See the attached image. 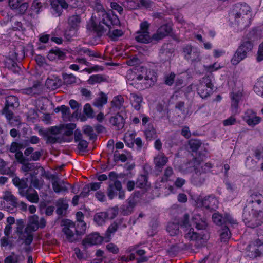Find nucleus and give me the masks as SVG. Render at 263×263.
Masks as SVG:
<instances>
[{
  "mask_svg": "<svg viewBox=\"0 0 263 263\" xmlns=\"http://www.w3.org/2000/svg\"><path fill=\"white\" fill-rule=\"evenodd\" d=\"M241 97V93H233L231 99H232V104L231 106L232 108H234L235 110H237L238 106V103L239 102V100H240Z\"/></svg>",
  "mask_w": 263,
  "mask_h": 263,
  "instance_id": "obj_55",
  "label": "nucleus"
},
{
  "mask_svg": "<svg viewBox=\"0 0 263 263\" xmlns=\"http://www.w3.org/2000/svg\"><path fill=\"white\" fill-rule=\"evenodd\" d=\"M106 81V79L101 74L92 75L89 77L88 82L90 84L100 83Z\"/></svg>",
  "mask_w": 263,
  "mask_h": 263,
  "instance_id": "obj_49",
  "label": "nucleus"
},
{
  "mask_svg": "<svg viewBox=\"0 0 263 263\" xmlns=\"http://www.w3.org/2000/svg\"><path fill=\"white\" fill-rule=\"evenodd\" d=\"M34 148L32 147H28L24 151V156L28 158L30 161H37L40 160L41 156L43 155L44 151L41 149L40 151L34 152Z\"/></svg>",
  "mask_w": 263,
  "mask_h": 263,
  "instance_id": "obj_22",
  "label": "nucleus"
},
{
  "mask_svg": "<svg viewBox=\"0 0 263 263\" xmlns=\"http://www.w3.org/2000/svg\"><path fill=\"white\" fill-rule=\"evenodd\" d=\"M83 133L87 136L89 137L90 140H93L97 138V135L94 133L92 127L87 125L83 127Z\"/></svg>",
  "mask_w": 263,
  "mask_h": 263,
  "instance_id": "obj_53",
  "label": "nucleus"
},
{
  "mask_svg": "<svg viewBox=\"0 0 263 263\" xmlns=\"http://www.w3.org/2000/svg\"><path fill=\"white\" fill-rule=\"evenodd\" d=\"M136 202L134 198L127 200L126 202L121 207V214L124 216H127L132 213Z\"/></svg>",
  "mask_w": 263,
  "mask_h": 263,
  "instance_id": "obj_28",
  "label": "nucleus"
},
{
  "mask_svg": "<svg viewBox=\"0 0 263 263\" xmlns=\"http://www.w3.org/2000/svg\"><path fill=\"white\" fill-rule=\"evenodd\" d=\"M172 31V28L168 24H165L161 26L157 30L156 33L153 34V39L155 40L156 44L162 40L166 36L168 35Z\"/></svg>",
  "mask_w": 263,
  "mask_h": 263,
  "instance_id": "obj_17",
  "label": "nucleus"
},
{
  "mask_svg": "<svg viewBox=\"0 0 263 263\" xmlns=\"http://www.w3.org/2000/svg\"><path fill=\"white\" fill-rule=\"evenodd\" d=\"M60 128L57 126H52L46 129H40L39 133L46 140V144H52L62 142V138L58 136L60 133Z\"/></svg>",
  "mask_w": 263,
  "mask_h": 263,
  "instance_id": "obj_7",
  "label": "nucleus"
},
{
  "mask_svg": "<svg viewBox=\"0 0 263 263\" xmlns=\"http://www.w3.org/2000/svg\"><path fill=\"white\" fill-rule=\"evenodd\" d=\"M166 230L171 236H175L179 233V224L174 222L168 223Z\"/></svg>",
  "mask_w": 263,
  "mask_h": 263,
  "instance_id": "obj_40",
  "label": "nucleus"
},
{
  "mask_svg": "<svg viewBox=\"0 0 263 263\" xmlns=\"http://www.w3.org/2000/svg\"><path fill=\"white\" fill-rule=\"evenodd\" d=\"M213 89V85L211 83V80L209 76L204 77L200 81L198 85V93L202 98H206L209 97Z\"/></svg>",
  "mask_w": 263,
  "mask_h": 263,
  "instance_id": "obj_12",
  "label": "nucleus"
},
{
  "mask_svg": "<svg viewBox=\"0 0 263 263\" xmlns=\"http://www.w3.org/2000/svg\"><path fill=\"white\" fill-rule=\"evenodd\" d=\"M27 178L20 179L18 177L15 176L12 179L13 184L18 188L20 195H25V191L28 189Z\"/></svg>",
  "mask_w": 263,
  "mask_h": 263,
  "instance_id": "obj_27",
  "label": "nucleus"
},
{
  "mask_svg": "<svg viewBox=\"0 0 263 263\" xmlns=\"http://www.w3.org/2000/svg\"><path fill=\"white\" fill-rule=\"evenodd\" d=\"M212 219L213 222L217 225L221 226V227H223V216L221 214L215 213L213 214Z\"/></svg>",
  "mask_w": 263,
  "mask_h": 263,
  "instance_id": "obj_60",
  "label": "nucleus"
},
{
  "mask_svg": "<svg viewBox=\"0 0 263 263\" xmlns=\"http://www.w3.org/2000/svg\"><path fill=\"white\" fill-rule=\"evenodd\" d=\"M29 221L31 224H33L28 227L29 229L32 231H36L39 228V217L34 215L30 217Z\"/></svg>",
  "mask_w": 263,
  "mask_h": 263,
  "instance_id": "obj_56",
  "label": "nucleus"
},
{
  "mask_svg": "<svg viewBox=\"0 0 263 263\" xmlns=\"http://www.w3.org/2000/svg\"><path fill=\"white\" fill-rule=\"evenodd\" d=\"M109 31L107 35L111 39V40L116 41L119 37L122 36L123 35V32L120 29H114L112 31L109 28Z\"/></svg>",
  "mask_w": 263,
  "mask_h": 263,
  "instance_id": "obj_50",
  "label": "nucleus"
},
{
  "mask_svg": "<svg viewBox=\"0 0 263 263\" xmlns=\"http://www.w3.org/2000/svg\"><path fill=\"white\" fill-rule=\"evenodd\" d=\"M23 234H25V236L24 239H22L24 240V243L27 246L30 245L33 240V234L28 227L25 228Z\"/></svg>",
  "mask_w": 263,
  "mask_h": 263,
  "instance_id": "obj_48",
  "label": "nucleus"
},
{
  "mask_svg": "<svg viewBox=\"0 0 263 263\" xmlns=\"http://www.w3.org/2000/svg\"><path fill=\"white\" fill-rule=\"evenodd\" d=\"M138 71L140 72L136 77V79L141 80L142 79L146 81V85L151 86L157 81L156 73L152 70L147 69L146 67H140Z\"/></svg>",
  "mask_w": 263,
  "mask_h": 263,
  "instance_id": "obj_13",
  "label": "nucleus"
},
{
  "mask_svg": "<svg viewBox=\"0 0 263 263\" xmlns=\"http://www.w3.org/2000/svg\"><path fill=\"white\" fill-rule=\"evenodd\" d=\"M70 107L76 110L72 114V117H77L81 110V105L77 101L71 99L69 102Z\"/></svg>",
  "mask_w": 263,
  "mask_h": 263,
  "instance_id": "obj_45",
  "label": "nucleus"
},
{
  "mask_svg": "<svg viewBox=\"0 0 263 263\" xmlns=\"http://www.w3.org/2000/svg\"><path fill=\"white\" fill-rule=\"evenodd\" d=\"M25 195L21 196L25 197L28 201L32 203H36L39 201V197L37 192L31 186L28 187L25 191Z\"/></svg>",
  "mask_w": 263,
  "mask_h": 263,
  "instance_id": "obj_30",
  "label": "nucleus"
},
{
  "mask_svg": "<svg viewBox=\"0 0 263 263\" xmlns=\"http://www.w3.org/2000/svg\"><path fill=\"white\" fill-rule=\"evenodd\" d=\"M4 199L7 201H11L12 205L14 207H19L23 211L27 210V204L23 201L18 202L17 199L10 192H6Z\"/></svg>",
  "mask_w": 263,
  "mask_h": 263,
  "instance_id": "obj_20",
  "label": "nucleus"
},
{
  "mask_svg": "<svg viewBox=\"0 0 263 263\" xmlns=\"http://www.w3.org/2000/svg\"><path fill=\"white\" fill-rule=\"evenodd\" d=\"M103 241V238L99 236L98 233H93L88 235L83 239L82 243L84 246L96 245L100 244Z\"/></svg>",
  "mask_w": 263,
  "mask_h": 263,
  "instance_id": "obj_25",
  "label": "nucleus"
},
{
  "mask_svg": "<svg viewBox=\"0 0 263 263\" xmlns=\"http://www.w3.org/2000/svg\"><path fill=\"white\" fill-rule=\"evenodd\" d=\"M25 257L24 256L16 254L14 252H11V254L6 257L4 259V263H20L24 261Z\"/></svg>",
  "mask_w": 263,
  "mask_h": 263,
  "instance_id": "obj_35",
  "label": "nucleus"
},
{
  "mask_svg": "<svg viewBox=\"0 0 263 263\" xmlns=\"http://www.w3.org/2000/svg\"><path fill=\"white\" fill-rule=\"evenodd\" d=\"M183 53L184 58L188 61L197 62L200 60V52L191 45H186L183 47Z\"/></svg>",
  "mask_w": 263,
  "mask_h": 263,
  "instance_id": "obj_14",
  "label": "nucleus"
},
{
  "mask_svg": "<svg viewBox=\"0 0 263 263\" xmlns=\"http://www.w3.org/2000/svg\"><path fill=\"white\" fill-rule=\"evenodd\" d=\"M106 219H108V214L106 212H100L94 216V221L100 226L104 223Z\"/></svg>",
  "mask_w": 263,
  "mask_h": 263,
  "instance_id": "obj_44",
  "label": "nucleus"
},
{
  "mask_svg": "<svg viewBox=\"0 0 263 263\" xmlns=\"http://www.w3.org/2000/svg\"><path fill=\"white\" fill-rule=\"evenodd\" d=\"M63 79L66 84H72L76 83V77L72 74L63 73Z\"/></svg>",
  "mask_w": 263,
  "mask_h": 263,
  "instance_id": "obj_58",
  "label": "nucleus"
},
{
  "mask_svg": "<svg viewBox=\"0 0 263 263\" xmlns=\"http://www.w3.org/2000/svg\"><path fill=\"white\" fill-rule=\"evenodd\" d=\"M189 145L192 151L196 152L201 145V142L198 140L191 139L189 142Z\"/></svg>",
  "mask_w": 263,
  "mask_h": 263,
  "instance_id": "obj_59",
  "label": "nucleus"
},
{
  "mask_svg": "<svg viewBox=\"0 0 263 263\" xmlns=\"http://www.w3.org/2000/svg\"><path fill=\"white\" fill-rule=\"evenodd\" d=\"M202 205L210 211L215 210L217 208L218 201L215 197L209 196L201 200Z\"/></svg>",
  "mask_w": 263,
  "mask_h": 263,
  "instance_id": "obj_26",
  "label": "nucleus"
},
{
  "mask_svg": "<svg viewBox=\"0 0 263 263\" xmlns=\"http://www.w3.org/2000/svg\"><path fill=\"white\" fill-rule=\"evenodd\" d=\"M136 133H126L124 136V141L125 144L129 147L134 146Z\"/></svg>",
  "mask_w": 263,
  "mask_h": 263,
  "instance_id": "obj_46",
  "label": "nucleus"
},
{
  "mask_svg": "<svg viewBox=\"0 0 263 263\" xmlns=\"http://www.w3.org/2000/svg\"><path fill=\"white\" fill-rule=\"evenodd\" d=\"M103 24L105 25L108 28H109L110 24L103 17L102 20L98 23L96 22L92 23L91 27L98 37H100L102 36L107 30V29L104 27Z\"/></svg>",
  "mask_w": 263,
  "mask_h": 263,
  "instance_id": "obj_18",
  "label": "nucleus"
},
{
  "mask_svg": "<svg viewBox=\"0 0 263 263\" xmlns=\"http://www.w3.org/2000/svg\"><path fill=\"white\" fill-rule=\"evenodd\" d=\"M107 102V97L106 94L103 92H100L99 97L95 99L93 102V105L97 107H102Z\"/></svg>",
  "mask_w": 263,
  "mask_h": 263,
  "instance_id": "obj_42",
  "label": "nucleus"
},
{
  "mask_svg": "<svg viewBox=\"0 0 263 263\" xmlns=\"http://www.w3.org/2000/svg\"><path fill=\"white\" fill-rule=\"evenodd\" d=\"M17 227L16 233L20 239H23L25 237V234H23V228L24 227V222L22 219H18L16 221Z\"/></svg>",
  "mask_w": 263,
  "mask_h": 263,
  "instance_id": "obj_47",
  "label": "nucleus"
},
{
  "mask_svg": "<svg viewBox=\"0 0 263 263\" xmlns=\"http://www.w3.org/2000/svg\"><path fill=\"white\" fill-rule=\"evenodd\" d=\"M84 112L88 118L93 117V111L89 104L87 103L85 105Z\"/></svg>",
  "mask_w": 263,
  "mask_h": 263,
  "instance_id": "obj_64",
  "label": "nucleus"
},
{
  "mask_svg": "<svg viewBox=\"0 0 263 263\" xmlns=\"http://www.w3.org/2000/svg\"><path fill=\"white\" fill-rule=\"evenodd\" d=\"M102 16L105 18V20L110 22V24L112 26H117L120 25L119 19L116 15L110 16L109 14L107 13L104 10L101 11Z\"/></svg>",
  "mask_w": 263,
  "mask_h": 263,
  "instance_id": "obj_41",
  "label": "nucleus"
},
{
  "mask_svg": "<svg viewBox=\"0 0 263 263\" xmlns=\"http://www.w3.org/2000/svg\"><path fill=\"white\" fill-rule=\"evenodd\" d=\"M76 127V125L74 123H69L65 126V131L64 135L66 136H70L73 134V130Z\"/></svg>",
  "mask_w": 263,
  "mask_h": 263,
  "instance_id": "obj_63",
  "label": "nucleus"
},
{
  "mask_svg": "<svg viewBox=\"0 0 263 263\" xmlns=\"http://www.w3.org/2000/svg\"><path fill=\"white\" fill-rule=\"evenodd\" d=\"M174 49L171 44H164L159 51V55L163 61H168L172 57Z\"/></svg>",
  "mask_w": 263,
  "mask_h": 263,
  "instance_id": "obj_21",
  "label": "nucleus"
},
{
  "mask_svg": "<svg viewBox=\"0 0 263 263\" xmlns=\"http://www.w3.org/2000/svg\"><path fill=\"white\" fill-rule=\"evenodd\" d=\"M147 176L145 175H141L137 178L136 185L137 187L140 189H147L150 186V183L148 182Z\"/></svg>",
  "mask_w": 263,
  "mask_h": 263,
  "instance_id": "obj_37",
  "label": "nucleus"
},
{
  "mask_svg": "<svg viewBox=\"0 0 263 263\" xmlns=\"http://www.w3.org/2000/svg\"><path fill=\"white\" fill-rule=\"evenodd\" d=\"M19 106L18 99L14 96H10L6 98L5 106L2 110V114L4 115L9 124L14 126L20 125L21 122L17 117H14L12 109Z\"/></svg>",
  "mask_w": 263,
  "mask_h": 263,
  "instance_id": "obj_3",
  "label": "nucleus"
},
{
  "mask_svg": "<svg viewBox=\"0 0 263 263\" xmlns=\"http://www.w3.org/2000/svg\"><path fill=\"white\" fill-rule=\"evenodd\" d=\"M109 122L118 130L122 129L125 125V120L119 112H117L115 116H112L109 119Z\"/></svg>",
  "mask_w": 263,
  "mask_h": 263,
  "instance_id": "obj_29",
  "label": "nucleus"
},
{
  "mask_svg": "<svg viewBox=\"0 0 263 263\" xmlns=\"http://www.w3.org/2000/svg\"><path fill=\"white\" fill-rule=\"evenodd\" d=\"M184 237L189 240H197L200 237L199 234L194 232L193 228H190L185 234Z\"/></svg>",
  "mask_w": 263,
  "mask_h": 263,
  "instance_id": "obj_51",
  "label": "nucleus"
},
{
  "mask_svg": "<svg viewBox=\"0 0 263 263\" xmlns=\"http://www.w3.org/2000/svg\"><path fill=\"white\" fill-rule=\"evenodd\" d=\"M57 207L56 213L59 216H64L66 213V211L68 208V205L64 202L63 199H59L56 202Z\"/></svg>",
  "mask_w": 263,
  "mask_h": 263,
  "instance_id": "obj_33",
  "label": "nucleus"
},
{
  "mask_svg": "<svg viewBox=\"0 0 263 263\" xmlns=\"http://www.w3.org/2000/svg\"><path fill=\"white\" fill-rule=\"evenodd\" d=\"M250 9L246 3H238L234 5L232 13L234 16L235 22L241 28L249 26L251 19Z\"/></svg>",
  "mask_w": 263,
  "mask_h": 263,
  "instance_id": "obj_2",
  "label": "nucleus"
},
{
  "mask_svg": "<svg viewBox=\"0 0 263 263\" xmlns=\"http://www.w3.org/2000/svg\"><path fill=\"white\" fill-rule=\"evenodd\" d=\"M180 225L181 227L187 228L191 226L190 224V216L189 214L186 213L183 215L182 218L179 221Z\"/></svg>",
  "mask_w": 263,
  "mask_h": 263,
  "instance_id": "obj_61",
  "label": "nucleus"
},
{
  "mask_svg": "<svg viewBox=\"0 0 263 263\" xmlns=\"http://www.w3.org/2000/svg\"><path fill=\"white\" fill-rule=\"evenodd\" d=\"M52 188L56 193L68 192V187L65 182L56 175H51L50 176Z\"/></svg>",
  "mask_w": 263,
  "mask_h": 263,
  "instance_id": "obj_16",
  "label": "nucleus"
},
{
  "mask_svg": "<svg viewBox=\"0 0 263 263\" xmlns=\"http://www.w3.org/2000/svg\"><path fill=\"white\" fill-rule=\"evenodd\" d=\"M253 47L252 42L249 40H243L235 51L231 62L233 65H237L245 59L249 53L251 52Z\"/></svg>",
  "mask_w": 263,
  "mask_h": 263,
  "instance_id": "obj_5",
  "label": "nucleus"
},
{
  "mask_svg": "<svg viewBox=\"0 0 263 263\" xmlns=\"http://www.w3.org/2000/svg\"><path fill=\"white\" fill-rule=\"evenodd\" d=\"M76 227L77 230L76 233H77V235L80 238V236L84 235L85 233L86 223L84 221H80V222H78Z\"/></svg>",
  "mask_w": 263,
  "mask_h": 263,
  "instance_id": "obj_52",
  "label": "nucleus"
},
{
  "mask_svg": "<svg viewBox=\"0 0 263 263\" xmlns=\"http://www.w3.org/2000/svg\"><path fill=\"white\" fill-rule=\"evenodd\" d=\"M243 220L246 225L251 228H255L260 226L262 223L263 211L255 210L247 206L243 210Z\"/></svg>",
  "mask_w": 263,
  "mask_h": 263,
  "instance_id": "obj_4",
  "label": "nucleus"
},
{
  "mask_svg": "<svg viewBox=\"0 0 263 263\" xmlns=\"http://www.w3.org/2000/svg\"><path fill=\"white\" fill-rule=\"evenodd\" d=\"M106 194L110 200L117 195L120 199H123L125 198V191L123 189L121 182L120 181H116L114 182H109Z\"/></svg>",
  "mask_w": 263,
  "mask_h": 263,
  "instance_id": "obj_11",
  "label": "nucleus"
},
{
  "mask_svg": "<svg viewBox=\"0 0 263 263\" xmlns=\"http://www.w3.org/2000/svg\"><path fill=\"white\" fill-rule=\"evenodd\" d=\"M41 83L39 82H36L34 83L32 87H30L25 89H22V92L24 94L29 95H32L38 94L41 91L40 89Z\"/></svg>",
  "mask_w": 263,
  "mask_h": 263,
  "instance_id": "obj_38",
  "label": "nucleus"
},
{
  "mask_svg": "<svg viewBox=\"0 0 263 263\" xmlns=\"http://www.w3.org/2000/svg\"><path fill=\"white\" fill-rule=\"evenodd\" d=\"M62 226L64 227L62 232L66 235V239L70 242L78 241L80 238L76 233L75 223L69 219H63Z\"/></svg>",
  "mask_w": 263,
  "mask_h": 263,
  "instance_id": "obj_8",
  "label": "nucleus"
},
{
  "mask_svg": "<svg viewBox=\"0 0 263 263\" xmlns=\"http://www.w3.org/2000/svg\"><path fill=\"white\" fill-rule=\"evenodd\" d=\"M192 222L198 230H205L208 227L206 218L199 214H195L192 217Z\"/></svg>",
  "mask_w": 263,
  "mask_h": 263,
  "instance_id": "obj_23",
  "label": "nucleus"
},
{
  "mask_svg": "<svg viewBox=\"0 0 263 263\" xmlns=\"http://www.w3.org/2000/svg\"><path fill=\"white\" fill-rule=\"evenodd\" d=\"M65 58V53L61 51L58 48L51 49L47 55V58L50 61H53L56 59L64 60Z\"/></svg>",
  "mask_w": 263,
  "mask_h": 263,
  "instance_id": "obj_32",
  "label": "nucleus"
},
{
  "mask_svg": "<svg viewBox=\"0 0 263 263\" xmlns=\"http://www.w3.org/2000/svg\"><path fill=\"white\" fill-rule=\"evenodd\" d=\"M144 133L146 139L149 140L156 137V131L153 126H148Z\"/></svg>",
  "mask_w": 263,
  "mask_h": 263,
  "instance_id": "obj_57",
  "label": "nucleus"
},
{
  "mask_svg": "<svg viewBox=\"0 0 263 263\" xmlns=\"http://www.w3.org/2000/svg\"><path fill=\"white\" fill-rule=\"evenodd\" d=\"M149 24L147 21H143L140 25V30L136 32L135 39L138 43L143 44H156L153 39V34L151 36L149 32Z\"/></svg>",
  "mask_w": 263,
  "mask_h": 263,
  "instance_id": "obj_6",
  "label": "nucleus"
},
{
  "mask_svg": "<svg viewBox=\"0 0 263 263\" xmlns=\"http://www.w3.org/2000/svg\"><path fill=\"white\" fill-rule=\"evenodd\" d=\"M24 57L25 53L23 47L15 48L14 50L9 53V58L6 62V65L8 68L14 71H18L16 69H20V68L17 65L16 61H21Z\"/></svg>",
  "mask_w": 263,
  "mask_h": 263,
  "instance_id": "obj_9",
  "label": "nucleus"
},
{
  "mask_svg": "<svg viewBox=\"0 0 263 263\" xmlns=\"http://www.w3.org/2000/svg\"><path fill=\"white\" fill-rule=\"evenodd\" d=\"M124 99L122 96L115 97L111 101V106L109 108L108 114L115 113L119 111L123 105Z\"/></svg>",
  "mask_w": 263,
  "mask_h": 263,
  "instance_id": "obj_24",
  "label": "nucleus"
},
{
  "mask_svg": "<svg viewBox=\"0 0 263 263\" xmlns=\"http://www.w3.org/2000/svg\"><path fill=\"white\" fill-rule=\"evenodd\" d=\"M181 248L177 244L172 245L167 250V253L171 256L176 255Z\"/></svg>",
  "mask_w": 263,
  "mask_h": 263,
  "instance_id": "obj_62",
  "label": "nucleus"
},
{
  "mask_svg": "<svg viewBox=\"0 0 263 263\" xmlns=\"http://www.w3.org/2000/svg\"><path fill=\"white\" fill-rule=\"evenodd\" d=\"M129 99L134 108L136 110H139L140 108L141 103L142 101V96L138 95L135 93H131L130 94Z\"/></svg>",
  "mask_w": 263,
  "mask_h": 263,
  "instance_id": "obj_34",
  "label": "nucleus"
},
{
  "mask_svg": "<svg viewBox=\"0 0 263 263\" xmlns=\"http://www.w3.org/2000/svg\"><path fill=\"white\" fill-rule=\"evenodd\" d=\"M219 231L221 241L223 242H228L231 237V232L228 227L225 225L222 227Z\"/></svg>",
  "mask_w": 263,
  "mask_h": 263,
  "instance_id": "obj_39",
  "label": "nucleus"
},
{
  "mask_svg": "<svg viewBox=\"0 0 263 263\" xmlns=\"http://www.w3.org/2000/svg\"><path fill=\"white\" fill-rule=\"evenodd\" d=\"M81 22V18L79 15H73L70 16L68 20L69 26L71 29L74 30L78 29Z\"/></svg>",
  "mask_w": 263,
  "mask_h": 263,
  "instance_id": "obj_36",
  "label": "nucleus"
},
{
  "mask_svg": "<svg viewBox=\"0 0 263 263\" xmlns=\"http://www.w3.org/2000/svg\"><path fill=\"white\" fill-rule=\"evenodd\" d=\"M243 120L248 125L254 126L260 123L261 118L257 116L256 113L252 110L248 109L245 113Z\"/></svg>",
  "mask_w": 263,
  "mask_h": 263,
  "instance_id": "obj_19",
  "label": "nucleus"
},
{
  "mask_svg": "<svg viewBox=\"0 0 263 263\" xmlns=\"http://www.w3.org/2000/svg\"><path fill=\"white\" fill-rule=\"evenodd\" d=\"M262 246L263 241L259 239L251 241L246 248L247 255L252 259L260 257L262 255Z\"/></svg>",
  "mask_w": 263,
  "mask_h": 263,
  "instance_id": "obj_10",
  "label": "nucleus"
},
{
  "mask_svg": "<svg viewBox=\"0 0 263 263\" xmlns=\"http://www.w3.org/2000/svg\"><path fill=\"white\" fill-rule=\"evenodd\" d=\"M194 172L192 175L191 182L196 186H200L205 181L206 173L210 172L212 166L210 163L202 164V161L197 157H194L190 162Z\"/></svg>",
  "mask_w": 263,
  "mask_h": 263,
  "instance_id": "obj_1",
  "label": "nucleus"
},
{
  "mask_svg": "<svg viewBox=\"0 0 263 263\" xmlns=\"http://www.w3.org/2000/svg\"><path fill=\"white\" fill-rule=\"evenodd\" d=\"M168 161L167 158L164 153H160L154 157V162L155 165V168L161 171L163 167L166 165Z\"/></svg>",
  "mask_w": 263,
  "mask_h": 263,
  "instance_id": "obj_31",
  "label": "nucleus"
},
{
  "mask_svg": "<svg viewBox=\"0 0 263 263\" xmlns=\"http://www.w3.org/2000/svg\"><path fill=\"white\" fill-rule=\"evenodd\" d=\"M16 161L22 164L21 170L23 172H28L35 169V165L33 163H30L28 158H26L22 152L17 153L16 155Z\"/></svg>",
  "mask_w": 263,
  "mask_h": 263,
  "instance_id": "obj_15",
  "label": "nucleus"
},
{
  "mask_svg": "<svg viewBox=\"0 0 263 263\" xmlns=\"http://www.w3.org/2000/svg\"><path fill=\"white\" fill-rule=\"evenodd\" d=\"M45 0H34L31 6L32 10L35 13L39 14L42 10L43 5L45 4Z\"/></svg>",
  "mask_w": 263,
  "mask_h": 263,
  "instance_id": "obj_43",
  "label": "nucleus"
},
{
  "mask_svg": "<svg viewBox=\"0 0 263 263\" xmlns=\"http://www.w3.org/2000/svg\"><path fill=\"white\" fill-rule=\"evenodd\" d=\"M118 228V225L116 222H114L108 227L105 234L106 238L107 239L106 241H108L109 240L111 234L115 233Z\"/></svg>",
  "mask_w": 263,
  "mask_h": 263,
  "instance_id": "obj_54",
  "label": "nucleus"
}]
</instances>
